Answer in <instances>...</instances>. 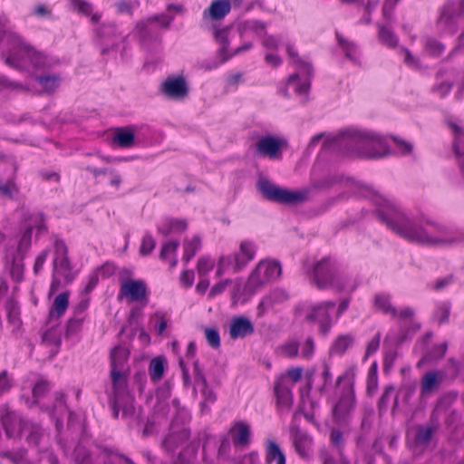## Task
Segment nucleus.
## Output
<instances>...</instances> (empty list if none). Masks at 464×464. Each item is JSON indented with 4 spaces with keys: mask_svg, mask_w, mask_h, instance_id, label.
Here are the masks:
<instances>
[{
    "mask_svg": "<svg viewBox=\"0 0 464 464\" xmlns=\"http://www.w3.org/2000/svg\"><path fill=\"white\" fill-rule=\"evenodd\" d=\"M286 52L293 59V62L298 66L299 72L291 74L287 79V85L293 87L298 95H304V102L307 101V93L310 89V78L313 75V66L310 63L299 57L297 52L292 44H287Z\"/></svg>",
    "mask_w": 464,
    "mask_h": 464,
    "instance_id": "9",
    "label": "nucleus"
},
{
    "mask_svg": "<svg viewBox=\"0 0 464 464\" xmlns=\"http://www.w3.org/2000/svg\"><path fill=\"white\" fill-rule=\"evenodd\" d=\"M273 461H276V464H285V456L276 442L267 440L266 446V463L271 464Z\"/></svg>",
    "mask_w": 464,
    "mask_h": 464,
    "instance_id": "33",
    "label": "nucleus"
},
{
    "mask_svg": "<svg viewBox=\"0 0 464 464\" xmlns=\"http://www.w3.org/2000/svg\"><path fill=\"white\" fill-rule=\"evenodd\" d=\"M174 20L173 15H168L166 14H158L148 17L149 23L158 22L162 28L168 29Z\"/></svg>",
    "mask_w": 464,
    "mask_h": 464,
    "instance_id": "61",
    "label": "nucleus"
},
{
    "mask_svg": "<svg viewBox=\"0 0 464 464\" xmlns=\"http://www.w3.org/2000/svg\"><path fill=\"white\" fill-rule=\"evenodd\" d=\"M72 9L84 15H91L92 12V5L91 3L84 0H71Z\"/></svg>",
    "mask_w": 464,
    "mask_h": 464,
    "instance_id": "59",
    "label": "nucleus"
},
{
    "mask_svg": "<svg viewBox=\"0 0 464 464\" xmlns=\"http://www.w3.org/2000/svg\"><path fill=\"white\" fill-rule=\"evenodd\" d=\"M447 351V343H443L440 344L434 345L432 349L428 352L423 358L421 359V362H430L441 359Z\"/></svg>",
    "mask_w": 464,
    "mask_h": 464,
    "instance_id": "50",
    "label": "nucleus"
},
{
    "mask_svg": "<svg viewBox=\"0 0 464 464\" xmlns=\"http://www.w3.org/2000/svg\"><path fill=\"white\" fill-rule=\"evenodd\" d=\"M427 52L434 56L440 55L444 51V45L435 39H428L425 44Z\"/></svg>",
    "mask_w": 464,
    "mask_h": 464,
    "instance_id": "64",
    "label": "nucleus"
},
{
    "mask_svg": "<svg viewBox=\"0 0 464 464\" xmlns=\"http://www.w3.org/2000/svg\"><path fill=\"white\" fill-rule=\"evenodd\" d=\"M26 452L24 449L16 451L6 450L0 452V457L9 459L14 464H19L25 458Z\"/></svg>",
    "mask_w": 464,
    "mask_h": 464,
    "instance_id": "57",
    "label": "nucleus"
},
{
    "mask_svg": "<svg viewBox=\"0 0 464 464\" xmlns=\"http://www.w3.org/2000/svg\"><path fill=\"white\" fill-rule=\"evenodd\" d=\"M336 38H337L339 44L343 49V51L345 53V56L348 59L352 60L353 62H356L357 59L355 56V53H356L355 44L353 42L347 41L339 33H336Z\"/></svg>",
    "mask_w": 464,
    "mask_h": 464,
    "instance_id": "51",
    "label": "nucleus"
},
{
    "mask_svg": "<svg viewBox=\"0 0 464 464\" xmlns=\"http://www.w3.org/2000/svg\"><path fill=\"white\" fill-rule=\"evenodd\" d=\"M256 255V246L253 242L244 240L239 245V249L233 255L223 256L219 258L218 274L221 275L224 270L232 269L233 273L240 272Z\"/></svg>",
    "mask_w": 464,
    "mask_h": 464,
    "instance_id": "11",
    "label": "nucleus"
},
{
    "mask_svg": "<svg viewBox=\"0 0 464 464\" xmlns=\"http://www.w3.org/2000/svg\"><path fill=\"white\" fill-rule=\"evenodd\" d=\"M193 372H194V379H195V384L197 386H199L200 389L206 388L208 385L207 379L202 372V370L199 367L198 361H195L193 362Z\"/></svg>",
    "mask_w": 464,
    "mask_h": 464,
    "instance_id": "62",
    "label": "nucleus"
},
{
    "mask_svg": "<svg viewBox=\"0 0 464 464\" xmlns=\"http://www.w3.org/2000/svg\"><path fill=\"white\" fill-rule=\"evenodd\" d=\"M365 196L378 206L377 218L401 237L426 246L446 248L464 244V232L452 229L443 224L426 219L418 223L403 209L369 186L362 187Z\"/></svg>",
    "mask_w": 464,
    "mask_h": 464,
    "instance_id": "1",
    "label": "nucleus"
},
{
    "mask_svg": "<svg viewBox=\"0 0 464 464\" xmlns=\"http://www.w3.org/2000/svg\"><path fill=\"white\" fill-rule=\"evenodd\" d=\"M453 81L449 77L440 83L434 84L431 88L433 93L438 94L440 98L446 97L452 89Z\"/></svg>",
    "mask_w": 464,
    "mask_h": 464,
    "instance_id": "53",
    "label": "nucleus"
},
{
    "mask_svg": "<svg viewBox=\"0 0 464 464\" xmlns=\"http://www.w3.org/2000/svg\"><path fill=\"white\" fill-rule=\"evenodd\" d=\"M228 433L235 447L246 448L251 442L250 426L243 420L234 421Z\"/></svg>",
    "mask_w": 464,
    "mask_h": 464,
    "instance_id": "21",
    "label": "nucleus"
},
{
    "mask_svg": "<svg viewBox=\"0 0 464 464\" xmlns=\"http://www.w3.org/2000/svg\"><path fill=\"white\" fill-rule=\"evenodd\" d=\"M394 392V386L393 385H387L384 388V391L378 401V413L380 416H382L388 410V406L391 401V398Z\"/></svg>",
    "mask_w": 464,
    "mask_h": 464,
    "instance_id": "46",
    "label": "nucleus"
},
{
    "mask_svg": "<svg viewBox=\"0 0 464 464\" xmlns=\"http://www.w3.org/2000/svg\"><path fill=\"white\" fill-rule=\"evenodd\" d=\"M184 255L182 260L186 263L190 261L201 247V239L194 236L191 239H186L183 243Z\"/></svg>",
    "mask_w": 464,
    "mask_h": 464,
    "instance_id": "40",
    "label": "nucleus"
},
{
    "mask_svg": "<svg viewBox=\"0 0 464 464\" xmlns=\"http://www.w3.org/2000/svg\"><path fill=\"white\" fill-rule=\"evenodd\" d=\"M255 332L252 322L245 316H235L231 319L229 335L233 340L245 338Z\"/></svg>",
    "mask_w": 464,
    "mask_h": 464,
    "instance_id": "22",
    "label": "nucleus"
},
{
    "mask_svg": "<svg viewBox=\"0 0 464 464\" xmlns=\"http://www.w3.org/2000/svg\"><path fill=\"white\" fill-rule=\"evenodd\" d=\"M258 265H263L262 274L267 281L274 280L281 275L282 268L279 262L261 261Z\"/></svg>",
    "mask_w": 464,
    "mask_h": 464,
    "instance_id": "43",
    "label": "nucleus"
},
{
    "mask_svg": "<svg viewBox=\"0 0 464 464\" xmlns=\"http://www.w3.org/2000/svg\"><path fill=\"white\" fill-rule=\"evenodd\" d=\"M362 136L368 142L361 143L362 150H367L371 155H361V158L381 159L389 155V149L383 138L368 131H362Z\"/></svg>",
    "mask_w": 464,
    "mask_h": 464,
    "instance_id": "17",
    "label": "nucleus"
},
{
    "mask_svg": "<svg viewBox=\"0 0 464 464\" xmlns=\"http://www.w3.org/2000/svg\"><path fill=\"white\" fill-rule=\"evenodd\" d=\"M166 359L164 356H156L149 364V373L152 382H157L162 379L165 372Z\"/></svg>",
    "mask_w": 464,
    "mask_h": 464,
    "instance_id": "35",
    "label": "nucleus"
},
{
    "mask_svg": "<svg viewBox=\"0 0 464 464\" xmlns=\"http://www.w3.org/2000/svg\"><path fill=\"white\" fill-rule=\"evenodd\" d=\"M346 379L347 375L342 374L336 381V387H340V391L332 408V417L338 425H346L350 421L357 403L353 382L349 381L342 385Z\"/></svg>",
    "mask_w": 464,
    "mask_h": 464,
    "instance_id": "5",
    "label": "nucleus"
},
{
    "mask_svg": "<svg viewBox=\"0 0 464 464\" xmlns=\"http://www.w3.org/2000/svg\"><path fill=\"white\" fill-rule=\"evenodd\" d=\"M368 142L362 136V131L354 129H346L332 139H327L324 146L333 148L343 155L357 156L371 155L367 150H362L361 143Z\"/></svg>",
    "mask_w": 464,
    "mask_h": 464,
    "instance_id": "7",
    "label": "nucleus"
},
{
    "mask_svg": "<svg viewBox=\"0 0 464 464\" xmlns=\"http://www.w3.org/2000/svg\"><path fill=\"white\" fill-rule=\"evenodd\" d=\"M205 332V337L209 344L213 349H218L220 347V335L219 332L217 328H211V327H206L204 329Z\"/></svg>",
    "mask_w": 464,
    "mask_h": 464,
    "instance_id": "56",
    "label": "nucleus"
},
{
    "mask_svg": "<svg viewBox=\"0 0 464 464\" xmlns=\"http://www.w3.org/2000/svg\"><path fill=\"white\" fill-rule=\"evenodd\" d=\"M50 324L51 326L44 332L42 341L47 345H54L59 348L62 343V339L60 332L57 330L58 323H51Z\"/></svg>",
    "mask_w": 464,
    "mask_h": 464,
    "instance_id": "42",
    "label": "nucleus"
},
{
    "mask_svg": "<svg viewBox=\"0 0 464 464\" xmlns=\"http://www.w3.org/2000/svg\"><path fill=\"white\" fill-rule=\"evenodd\" d=\"M121 286L119 298L126 297L130 302L148 301V290L146 283L143 280H134L129 277L120 278Z\"/></svg>",
    "mask_w": 464,
    "mask_h": 464,
    "instance_id": "15",
    "label": "nucleus"
},
{
    "mask_svg": "<svg viewBox=\"0 0 464 464\" xmlns=\"http://www.w3.org/2000/svg\"><path fill=\"white\" fill-rule=\"evenodd\" d=\"M25 420L23 418H18L12 413H6L2 417V424L5 435L9 439L20 438V421Z\"/></svg>",
    "mask_w": 464,
    "mask_h": 464,
    "instance_id": "27",
    "label": "nucleus"
},
{
    "mask_svg": "<svg viewBox=\"0 0 464 464\" xmlns=\"http://www.w3.org/2000/svg\"><path fill=\"white\" fill-rule=\"evenodd\" d=\"M75 464H123L127 456L106 446H96L89 450L82 442H79L73 451Z\"/></svg>",
    "mask_w": 464,
    "mask_h": 464,
    "instance_id": "6",
    "label": "nucleus"
},
{
    "mask_svg": "<svg viewBox=\"0 0 464 464\" xmlns=\"http://www.w3.org/2000/svg\"><path fill=\"white\" fill-rule=\"evenodd\" d=\"M84 316H72L65 326V337L70 338L81 332Z\"/></svg>",
    "mask_w": 464,
    "mask_h": 464,
    "instance_id": "45",
    "label": "nucleus"
},
{
    "mask_svg": "<svg viewBox=\"0 0 464 464\" xmlns=\"http://www.w3.org/2000/svg\"><path fill=\"white\" fill-rule=\"evenodd\" d=\"M242 0H213L203 12V17L205 19L210 18L214 21L223 19L227 14H229L232 3L234 5L239 6Z\"/></svg>",
    "mask_w": 464,
    "mask_h": 464,
    "instance_id": "19",
    "label": "nucleus"
},
{
    "mask_svg": "<svg viewBox=\"0 0 464 464\" xmlns=\"http://www.w3.org/2000/svg\"><path fill=\"white\" fill-rule=\"evenodd\" d=\"M151 24L152 23H149L148 19L146 21H141L137 24L136 29L138 31L139 36L142 40H150L155 37L151 27Z\"/></svg>",
    "mask_w": 464,
    "mask_h": 464,
    "instance_id": "54",
    "label": "nucleus"
},
{
    "mask_svg": "<svg viewBox=\"0 0 464 464\" xmlns=\"http://www.w3.org/2000/svg\"><path fill=\"white\" fill-rule=\"evenodd\" d=\"M20 190L14 178H10L6 180L0 179V198L16 200L18 198Z\"/></svg>",
    "mask_w": 464,
    "mask_h": 464,
    "instance_id": "34",
    "label": "nucleus"
},
{
    "mask_svg": "<svg viewBox=\"0 0 464 464\" xmlns=\"http://www.w3.org/2000/svg\"><path fill=\"white\" fill-rule=\"evenodd\" d=\"M464 13L463 0H449L438 19V25L444 32L453 34L457 31L458 20Z\"/></svg>",
    "mask_w": 464,
    "mask_h": 464,
    "instance_id": "14",
    "label": "nucleus"
},
{
    "mask_svg": "<svg viewBox=\"0 0 464 464\" xmlns=\"http://www.w3.org/2000/svg\"><path fill=\"white\" fill-rule=\"evenodd\" d=\"M51 390L50 382L41 378L33 386L32 394L34 398H37L39 401L43 399Z\"/></svg>",
    "mask_w": 464,
    "mask_h": 464,
    "instance_id": "49",
    "label": "nucleus"
},
{
    "mask_svg": "<svg viewBox=\"0 0 464 464\" xmlns=\"http://www.w3.org/2000/svg\"><path fill=\"white\" fill-rule=\"evenodd\" d=\"M60 77L56 74L39 75L36 81L47 92H53L58 86Z\"/></svg>",
    "mask_w": 464,
    "mask_h": 464,
    "instance_id": "48",
    "label": "nucleus"
},
{
    "mask_svg": "<svg viewBox=\"0 0 464 464\" xmlns=\"http://www.w3.org/2000/svg\"><path fill=\"white\" fill-rule=\"evenodd\" d=\"M353 337L352 334H341L339 335L330 348L332 354H343L346 350L353 344Z\"/></svg>",
    "mask_w": 464,
    "mask_h": 464,
    "instance_id": "39",
    "label": "nucleus"
},
{
    "mask_svg": "<svg viewBox=\"0 0 464 464\" xmlns=\"http://www.w3.org/2000/svg\"><path fill=\"white\" fill-rule=\"evenodd\" d=\"M399 0H385L382 6V16L385 22L383 24H392V12L395 5Z\"/></svg>",
    "mask_w": 464,
    "mask_h": 464,
    "instance_id": "63",
    "label": "nucleus"
},
{
    "mask_svg": "<svg viewBox=\"0 0 464 464\" xmlns=\"http://www.w3.org/2000/svg\"><path fill=\"white\" fill-rule=\"evenodd\" d=\"M256 187L266 199L283 205H299L306 201L308 196L306 190H290L281 188L265 178L258 179Z\"/></svg>",
    "mask_w": 464,
    "mask_h": 464,
    "instance_id": "8",
    "label": "nucleus"
},
{
    "mask_svg": "<svg viewBox=\"0 0 464 464\" xmlns=\"http://www.w3.org/2000/svg\"><path fill=\"white\" fill-rule=\"evenodd\" d=\"M448 125L454 133L453 151L460 161L464 158V129L453 121H449Z\"/></svg>",
    "mask_w": 464,
    "mask_h": 464,
    "instance_id": "28",
    "label": "nucleus"
},
{
    "mask_svg": "<svg viewBox=\"0 0 464 464\" xmlns=\"http://www.w3.org/2000/svg\"><path fill=\"white\" fill-rule=\"evenodd\" d=\"M127 359L128 353L123 347L116 346L111 350L110 373L111 391L106 390L108 405L114 419H118L121 411L122 419L140 421V408L136 409L134 395L130 392L127 377L122 372Z\"/></svg>",
    "mask_w": 464,
    "mask_h": 464,
    "instance_id": "3",
    "label": "nucleus"
},
{
    "mask_svg": "<svg viewBox=\"0 0 464 464\" xmlns=\"http://www.w3.org/2000/svg\"><path fill=\"white\" fill-rule=\"evenodd\" d=\"M376 26L378 40L382 44L389 48H394L398 45L399 38L392 29V24L378 22Z\"/></svg>",
    "mask_w": 464,
    "mask_h": 464,
    "instance_id": "25",
    "label": "nucleus"
},
{
    "mask_svg": "<svg viewBox=\"0 0 464 464\" xmlns=\"http://www.w3.org/2000/svg\"><path fill=\"white\" fill-rule=\"evenodd\" d=\"M53 274L64 278L65 283L73 280L72 265L68 256V248L64 241L56 239L53 244Z\"/></svg>",
    "mask_w": 464,
    "mask_h": 464,
    "instance_id": "13",
    "label": "nucleus"
},
{
    "mask_svg": "<svg viewBox=\"0 0 464 464\" xmlns=\"http://www.w3.org/2000/svg\"><path fill=\"white\" fill-rule=\"evenodd\" d=\"M284 144L285 141L283 140L272 135L261 137L255 145V154L258 157L280 160Z\"/></svg>",
    "mask_w": 464,
    "mask_h": 464,
    "instance_id": "16",
    "label": "nucleus"
},
{
    "mask_svg": "<svg viewBox=\"0 0 464 464\" xmlns=\"http://www.w3.org/2000/svg\"><path fill=\"white\" fill-rule=\"evenodd\" d=\"M156 246V240L153 238L150 233L147 232L142 237L141 244L140 246V254L141 256L150 255Z\"/></svg>",
    "mask_w": 464,
    "mask_h": 464,
    "instance_id": "52",
    "label": "nucleus"
},
{
    "mask_svg": "<svg viewBox=\"0 0 464 464\" xmlns=\"http://www.w3.org/2000/svg\"><path fill=\"white\" fill-rule=\"evenodd\" d=\"M24 256L14 254L11 260H7L6 266L10 271L12 278L16 282H21L24 278Z\"/></svg>",
    "mask_w": 464,
    "mask_h": 464,
    "instance_id": "32",
    "label": "nucleus"
},
{
    "mask_svg": "<svg viewBox=\"0 0 464 464\" xmlns=\"http://www.w3.org/2000/svg\"><path fill=\"white\" fill-rule=\"evenodd\" d=\"M392 296L389 294H376L373 299L374 307L385 314H391L392 317L398 316L397 309L391 303Z\"/></svg>",
    "mask_w": 464,
    "mask_h": 464,
    "instance_id": "29",
    "label": "nucleus"
},
{
    "mask_svg": "<svg viewBox=\"0 0 464 464\" xmlns=\"http://www.w3.org/2000/svg\"><path fill=\"white\" fill-rule=\"evenodd\" d=\"M231 27L227 26L221 29H216L214 32V37L216 41L220 44V47L218 49V53L224 56H228L227 54L228 51V45H229V33H230Z\"/></svg>",
    "mask_w": 464,
    "mask_h": 464,
    "instance_id": "41",
    "label": "nucleus"
},
{
    "mask_svg": "<svg viewBox=\"0 0 464 464\" xmlns=\"http://www.w3.org/2000/svg\"><path fill=\"white\" fill-rule=\"evenodd\" d=\"M307 274L311 283L319 290L334 288L337 293H352L357 287L351 283V277L341 271L336 260L330 256L316 261Z\"/></svg>",
    "mask_w": 464,
    "mask_h": 464,
    "instance_id": "4",
    "label": "nucleus"
},
{
    "mask_svg": "<svg viewBox=\"0 0 464 464\" xmlns=\"http://www.w3.org/2000/svg\"><path fill=\"white\" fill-rule=\"evenodd\" d=\"M161 92L169 98L180 99L187 96L188 88L182 75L169 77L161 85Z\"/></svg>",
    "mask_w": 464,
    "mask_h": 464,
    "instance_id": "20",
    "label": "nucleus"
},
{
    "mask_svg": "<svg viewBox=\"0 0 464 464\" xmlns=\"http://www.w3.org/2000/svg\"><path fill=\"white\" fill-rule=\"evenodd\" d=\"M263 265H257L255 270L250 274L247 282L246 284V288L248 291L254 292L258 287L265 285L266 282V278L262 274Z\"/></svg>",
    "mask_w": 464,
    "mask_h": 464,
    "instance_id": "37",
    "label": "nucleus"
},
{
    "mask_svg": "<svg viewBox=\"0 0 464 464\" xmlns=\"http://www.w3.org/2000/svg\"><path fill=\"white\" fill-rule=\"evenodd\" d=\"M282 353L287 357L295 358L298 354L299 351V343L297 341L292 340L284 343L280 347Z\"/></svg>",
    "mask_w": 464,
    "mask_h": 464,
    "instance_id": "60",
    "label": "nucleus"
},
{
    "mask_svg": "<svg viewBox=\"0 0 464 464\" xmlns=\"http://www.w3.org/2000/svg\"><path fill=\"white\" fill-rule=\"evenodd\" d=\"M439 384L436 372H426L421 380V393L426 394L431 392Z\"/></svg>",
    "mask_w": 464,
    "mask_h": 464,
    "instance_id": "47",
    "label": "nucleus"
},
{
    "mask_svg": "<svg viewBox=\"0 0 464 464\" xmlns=\"http://www.w3.org/2000/svg\"><path fill=\"white\" fill-rule=\"evenodd\" d=\"M32 233H33V227L31 226L25 227V229L22 233V236L19 239L15 254L24 256H26L28 250L31 247V244H32Z\"/></svg>",
    "mask_w": 464,
    "mask_h": 464,
    "instance_id": "44",
    "label": "nucleus"
},
{
    "mask_svg": "<svg viewBox=\"0 0 464 464\" xmlns=\"http://www.w3.org/2000/svg\"><path fill=\"white\" fill-rule=\"evenodd\" d=\"M69 306V294L67 292L60 293L53 301V305L49 311L47 324L60 318Z\"/></svg>",
    "mask_w": 464,
    "mask_h": 464,
    "instance_id": "26",
    "label": "nucleus"
},
{
    "mask_svg": "<svg viewBox=\"0 0 464 464\" xmlns=\"http://www.w3.org/2000/svg\"><path fill=\"white\" fill-rule=\"evenodd\" d=\"M334 301H324L312 305L305 315V320L309 323H317L319 325V334L326 336L333 325L330 312L335 307Z\"/></svg>",
    "mask_w": 464,
    "mask_h": 464,
    "instance_id": "12",
    "label": "nucleus"
},
{
    "mask_svg": "<svg viewBox=\"0 0 464 464\" xmlns=\"http://www.w3.org/2000/svg\"><path fill=\"white\" fill-rule=\"evenodd\" d=\"M451 310V304L449 301L439 303L432 314V319L438 323L439 325L449 322Z\"/></svg>",
    "mask_w": 464,
    "mask_h": 464,
    "instance_id": "38",
    "label": "nucleus"
},
{
    "mask_svg": "<svg viewBox=\"0 0 464 464\" xmlns=\"http://www.w3.org/2000/svg\"><path fill=\"white\" fill-rule=\"evenodd\" d=\"M139 5L138 1L130 0H120L114 4L118 14H127L130 15H132L133 9L139 6Z\"/></svg>",
    "mask_w": 464,
    "mask_h": 464,
    "instance_id": "55",
    "label": "nucleus"
},
{
    "mask_svg": "<svg viewBox=\"0 0 464 464\" xmlns=\"http://www.w3.org/2000/svg\"><path fill=\"white\" fill-rule=\"evenodd\" d=\"M199 439L192 440L185 448L179 453L174 464H201L198 459V450L199 448ZM202 464H213L203 452Z\"/></svg>",
    "mask_w": 464,
    "mask_h": 464,
    "instance_id": "18",
    "label": "nucleus"
},
{
    "mask_svg": "<svg viewBox=\"0 0 464 464\" xmlns=\"http://www.w3.org/2000/svg\"><path fill=\"white\" fill-rule=\"evenodd\" d=\"M20 432L25 434V440L28 444L38 446L44 436V430L38 423L28 420L20 421Z\"/></svg>",
    "mask_w": 464,
    "mask_h": 464,
    "instance_id": "24",
    "label": "nucleus"
},
{
    "mask_svg": "<svg viewBox=\"0 0 464 464\" xmlns=\"http://www.w3.org/2000/svg\"><path fill=\"white\" fill-rule=\"evenodd\" d=\"M8 23L5 15L0 16V42L3 44L0 59L5 64L17 71H28L49 69L57 63L55 58L36 50L17 33L8 29Z\"/></svg>",
    "mask_w": 464,
    "mask_h": 464,
    "instance_id": "2",
    "label": "nucleus"
},
{
    "mask_svg": "<svg viewBox=\"0 0 464 464\" xmlns=\"http://www.w3.org/2000/svg\"><path fill=\"white\" fill-rule=\"evenodd\" d=\"M290 434L295 451L300 457L306 458L312 439L305 432H303L298 426L291 427Z\"/></svg>",
    "mask_w": 464,
    "mask_h": 464,
    "instance_id": "23",
    "label": "nucleus"
},
{
    "mask_svg": "<svg viewBox=\"0 0 464 464\" xmlns=\"http://www.w3.org/2000/svg\"><path fill=\"white\" fill-rule=\"evenodd\" d=\"M64 397H65V395L63 392H56L55 393V403L52 407L42 405L41 410L44 411H47L51 414H54L60 407H63L64 409H66L67 406L65 404Z\"/></svg>",
    "mask_w": 464,
    "mask_h": 464,
    "instance_id": "58",
    "label": "nucleus"
},
{
    "mask_svg": "<svg viewBox=\"0 0 464 464\" xmlns=\"http://www.w3.org/2000/svg\"><path fill=\"white\" fill-rule=\"evenodd\" d=\"M135 140L134 131L131 127H121L115 130L113 141L121 148H130Z\"/></svg>",
    "mask_w": 464,
    "mask_h": 464,
    "instance_id": "30",
    "label": "nucleus"
},
{
    "mask_svg": "<svg viewBox=\"0 0 464 464\" xmlns=\"http://www.w3.org/2000/svg\"><path fill=\"white\" fill-rule=\"evenodd\" d=\"M275 393L277 404L281 407L290 408L293 403V394L291 389L283 382L275 383Z\"/></svg>",
    "mask_w": 464,
    "mask_h": 464,
    "instance_id": "31",
    "label": "nucleus"
},
{
    "mask_svg": "<svg viewBox=\"0 0 464 464\" xmlns=\"http://www.w3.org/2000/svg\"><path fill=\"white\" fill-rule=\"evenodd\" d=\"M190 420L189 413L185 409H179L174 417L169 433L161 442L162 449L169 454H173L176 450L190 438V430L185 426L179 427V424H185Z\"/></svg>",
    "mask_w": 464,
    "mask_h": 464,
    "instance_id": "10",
    "label": "nucleus"
},
{
    "mask_svg": "<svg viewBox=\"0 0 464 464\" xmlns=\"http://www.w3.org/2000/svg\"><path fill=\"white\" fill-rule=\"evenodd\" d=\"M431 423H434L432 426H420L418 428L415 440L420 444H428L434 433V431L438 429V421L432 414L430 417Z\"/></svg>",
    "mask_w": 464,
    "mask_h": 464,
    "instance_id": "36",
    "label": "nucleus"
}]
</instances>
